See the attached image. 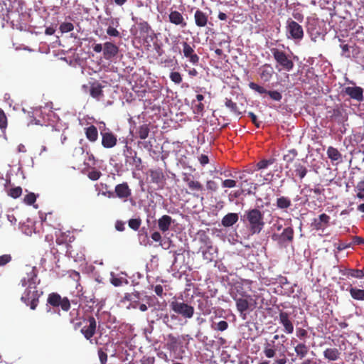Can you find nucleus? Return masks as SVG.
<instances>
[{
    "mask_svg": "<svg viewBox=\"0 0 364 364\" xmlns=\"http://www.w3.org/2000/svg\"><path fill=\"white\" fill-rule=\"evenodd\" d=\"M241 293L240 296L237 294L232 295V299L235 301L236 308L240 313V316L245 319L248 312L252 311L257 307V300L259 298V295H250L243 290L242 287H240Z\"/></svg>",
    "mask_w": 364,
    "mask_h": 364,
    "instance_id": "1",
    "label": "nucleus"
},
{
    "mask_svg": "<svg viewBox=\"0 0 364 364\" xmlns=\"http://www.w3.org/2000/svg\"><path fill=\"white\" fill-rule=\"evenodd\" d=\"M97 321L93 316H85L74 324L75 330L80 329L82 335L90 344L100 345L99 339L94 338L97 333Z\"/></svg>",
    "mask_w": 364,
    "mask_h": 364,
    "instance_id": "2",
    "label": "nucleus"
},
{
    "mask_svg": "<svg viewBox=\"0 0 364 364\" xmlns=\"http://www.w3.org/2000/svg\"><path fill=\"white\" fill-rule=\"evenodd\" d=\"M244 222L247 223L252 234H259L264 228V213L257 208L246 210L243 215Z\"/></svg>",
    "mask_w": 364,
    "mask_h": 364,
    "instance_id": "3",
    "label": "nucleus"
},
{
    "mask_svg": "<svg viewBox=\"0 0 364 364\" xmlns=\"http://www.w3.org/2000/svg\"><path fill=\"white\" fill-rule=\"evenodd\" d=\"M38 284L27 285L21 299L27 306H29L31 309L35 310L39 302V297L41 294L37 289Z\"/></svg>",
    "mask_w": 364,
    "mask_h": 364,
    "instance_id": "4",
    "label": "nucleus"
},
{
    "mask_svg": "<svg viewBox=\"0 0 364 364\" xmlns=\"http://www.w3.org/2000/svg\"><path fill=\"white\" fill-rule=\"evenodd\" d=\"M169 306L174 313L181 316L184 318H191L194 315L193 306L184 301H179L174 299L170 302Z\"/></svg>",
    "mask_w": 364,
    "mask_h": 364,
    "instance_id": "5",
    "label": "nucleus"
},
{
    "mask_svg": "<svg viewBox=\"0 0 364 364\" xmlns=\"http://www.w3.org/2000/svg\"><path fill=\"white\" fill-rule=\"evenodd\" d=\"M286 24V36L287 38L301 41L304 38L303 28L297 22L289 18L287 19Z\"/></svg>",
    "mask_w": 364,
    "mask_h": 364,
    "instance_id": "6",
    "label": "nucleus"
},
{
    "mask_svg": "<svg viewBox=\"0 0 364 364\" xmlns=\"http://www.w3.org/2000/svg\"><path fill=\"white\" fill-rule=\"evenodd\" d=\"M271 53L276 62L282 67V69L287 71H290L294 68V62L289 58L287 54L278 48H271Z\"/></svg>",
    "mask_w": 364,
    "mask_h": 364,
    "instance_id": "7",
    "label": "nucleus"
},
{
    "mask_svg": "<svg viewBox=\"0 0 364 364\" xmlns=\"http://www.w3.org/2000/svg\"><path fill=\"white\" fill-rule=\"evenodd\" d=\"M183 181L186 183L188 188L193 192V196L196 198H199L200 196L201 200L203 199V195L205 188L203 184L198 181L194 180L193 176L188 173H184Z\"/></svg>",
    "mask_w": 364,
    "mask_h": 364,
    "instance_id": "8",
    "label": "nucleus"
},
{
    "mask_svg": "<svg viewBox=\"0 0 364 364\" xmlns=\"http://www.w3.org/2000/svg\"><path fill=\"white\" fill-rule=\"evenodd\" d=\"M24 272L26 276L20 281V284L22 287H26L29 284L33 285L40 284V279H38V270L36 267L26 265L24 267Z\"/></svg>",
    "mask_w": 364,
    "mask_h": 364,
    "instance_id": "9",
    "label": "nucleus"
},
{
    "mask_svg": "<svg viewBox=\"0 0 364 364\" xmlns=\"http://www.w3.org/2000/svg\"><path fill=\"white\" fill-rule=\"evenodd\" d=\"M47 302L53 307L60 306L64 311H68L70 309V300L67 297L62 298L59 294L55 292L48 294Z\"/></svg>",
    "mask_w": 364,
    "mask_h": 364,
    "instance_id": "10",
    "label": "nucleus"
},
{
    "mask_svg": "<svg viewBox=\"0 0 364 364\" xmlns=\"http://www.w3.org/2000/svg\"><path fill=\"white\" fill-rule=\"evenodd\" d=\"M342 352L337 348H326L323 351V358L329 364H339L338 361L341 360Z\"/></svg>",
    "mask_w": 364,
    "mask_h": 364,
    "instance_id": "11",
    "label": "nucleus"
},
{
    "mask_svg": "<svg viewBox=\"0 0 364 364\" xmlns=\"http://www.w3.org/2000/svg\"><path fill=\"white\" fill-rule=\"evenodd\" d=\"M201 242L205 246V249L202 250L203 259L207 262H212L215 259V255L217 252L216 248L213 247L212 241L207 236L201 239Z\"/></svg>",
    "mask_w": 364,
    "mask_h": 364,
    "instance_id": "12",
    "label": "nucleus"
},
{
    "mask_svg": "<svg viewBox=\"0 0 364 364\" xmlns=\"http://www.w3.org/2000/svg\"><path fill=\"white\" fill-rule=\"evenodd\" d=\"M183 46V54L185 58L189 60L193 65H197L199 63V56L195 53L194 46H191L186 41L181 43Z\"/></svg>",
    "mask_w": 364,
    "mask_h": 364,
    "instance_id": "13",
    "label": "nucleus"
},
{
    "mask_svg": "<svg viewBox=\"0 0 364 364\" xmlns=\"http://www.w3.org/2000/svg\"><path fill=\"white\" fill-rule=\"evenodd\" d=\"M306 164V161L304 160L296 161L294 164V170L291 172V176L298 177L300 180H302L308 173Z\"/></svg>",
    "mask_w": 364,
    "mask_h": 364,
    "instance_id": "14",
    "label": "nucleus"
},
{
    "mask_svg": "<svg viewBox=\"0 0 364 364\" xmlns=\"http://www.w3.org/2000/svg\"><path fill=\"white\" fill-rule=\"evenodd\" d=\"M119 53V47L112 42L107 41L103 44V55L105 59L112 60Z\"/></svg>",
    "mask_w": 364,
    "mask_h": 364,
    "instance_id": "15",
    "label": "nucleus"
},
{
    "mask_svg": "<svg viewBox=\"0 0 364 364\" xmlns=\"http://www.w3.org/2000/svg\"><path fill=\"white\" fill-rule=\"evenodd\" d=\"M102 145L104 148L111 149L116 146L117 143V136L112 132H101Z\"/></svg>",
    "mask_w": 364,
    "mask_h": 364,
    "instance_id": "16",
    "label": "nucleus"
},
{
    "mask_svg": "<svg viewBox=\"0 0 364 364\" xmlns=\"http://www.w3.org/2000/svg\"><path fill=\"white\" fill-rule=\"evenodd\" d=\"M279 320L286 333L291 334L294 332V324L287 312L281 311L279 314Z\"/></svg>",
    "mask_w": 364,
    "mask_h": 364,
    "instance_id": "17",
    "label": "nucleus"
},
{
    "mask_svg": "<svg viewBox=\"0 0 364 364\" xmlns=\"http://www.w3.org/2000/svg\"><path fill=\"white\" fill-rule=\"evenodd\" d=\"M114 193L119 198L126 201L131 196L132 190L129 188L128 183L124 182L115 186Z\"/></svg>",
    "mask_w": 364,
    "mask_h": 364,
    "instance_id": "18",
    "label": "nucleus"
},
{
    "mask_svg": "<svg viewBox=\"0 0 364 364\" xmlns=\"http://www.w3.org/2000/svg\"><path fill=\"white\" fill-rule=\"evenodd\" d=\"M168 20L171 23L181 28H185L187 26L183 15L178 11H171L168 14Z\"/></svg>",
    "mask_w": 364,
    "mask_h": 364,
    "instance_id": "19",
    "label": "nucleus"
},
{
    "mask_svg": "<svg viewBox=\"0 0 364 364\" xmlns=\"http://www.w3.org/2000/svg\"><path fill=\"white\" fill-rule=\"evenodd\" d=\"M343 92L353 100L359 102L363 100V90L360 87H346Z\"/></svg>",
    "mask_w": 364,
    "mask_h": 364,
    "instance_id": "20",
    "label": "nucleus"
},
{
    "mask_svg": "<svg viewBox=\"0 0 364 364\" xmlns=\"http://www.w3.org/2000/svg\"><path fill=\"white\" fill-rule=\"evenodd\" d=\"M274 74V69L269 64H264L259 68V75L262 80L269 82Z\"/></svg>",
    "mask_w": 364,
    "mask_h": 364,
    "instance_id": "21",
    "label": "nucleus"
},
{
    "mask_svg": "<svg viewBox=\"0 0 364 364\" xmlns=\"http://www.w3.org/2000/svg\"><path fill=\"white\" fill-rule=\"evenodd\" d=\"M294 232L293 228L291 227H287L283 230L281 235H274L272 236V237L274 239L275 237H278L280 242L282 243H284L287 242H291L294 240Z\"/></svg>",
    "mask_w": 364,
    "mask_h": 364,
    "instance_id": "22",
    "label": "nucleus"
},
{
    "mask_svg": "<svg viewBox=\"0 0 364 364\" xmlns=\"http://www.w3.org/2000/svg\"><path fill=\"white\" fill-rule=\"evenodd\" d=\"M172 223L173 220L171 216L168 215H164L158 220L159 229L162 232H166L169 230Z\"/></svg>",
    "mask_w": 364,
    "mask_h": 364,
    "instance_id": "23",
    "label": "nucleus"
},
{
    "mask_svg": "<svg viewBox=\"0 0 364 364\" xmlns=\"http://www.w3.org/2000/svg\"><path fill=\"white\" fill-rule=\"evenodd\" d=\"M276 345L274 341H266L263 346V353L267 358H272L276 355Z\"/></svg>",
    "mask_w": 364,
    "mask_h": 364,
    "instance_id": "24",
    "label": "nucleus"
},
{
    "mask_svg": "<svg viewBox=\"0 0 364 364\" xmlns=\"http://www.w3.org/2000/svg\"><path fill=\"white\" fill-rule=\"evenodd\" d=\"M195 23L198 27H205L208 21V15L200 10H196L194 14Z\"/></svg>",
    "mask_w": 364,
    "mask_h": 364,
    "instance_id": "25",
    "label": "nucleus"
},
{
    "mask_svg": "<svg viewBox=\"0 0 364 364\" xmlns=\"http://www.w3.org/2000/svg\"><path fill=\"white\" fill-rule=\"evenodd\" d=\"M276 162V159L271 157L269 159H262L259 161L255 166V171H261L260 176H262V171L267 168L269 166Z\"/></svg>",
    "mask_w": 364,
    "mask_h": 364,
    "instance_id": "26",
    "label": "nucleus"
},
{
    "mask_svg": "<svg viewBox=\"0 0 364 364\" xmlns=\"http://www.w3.org/2000/svg\"><path fill=\"white\" fill-rule=\"evenodd\" d=\"M238 218L237 213H230L223 218L221 223L224 227L228 228L235 224L238 221Z\"/></svg>",
    "mask_w": 364,
    "mask_h": 364,
    "instance_id": "27",
    "label": "nucleus"
},
{
    "mask_svg": "<svg viewBox=\"0 0 364 364\" xmlns=\"http://www.w3.org/2000/svg\"><path fill=\"white\" fill-rule=\"evenodd\" d=\"M86 138L90 142H95L98 139V130L94 125H90L85 128Z\"/></svg>",
    "mask_w": 364,
    "mask_h": 364,
    "instance_id": "28",
    "label": "nucleus"
},
{
    "mask_svg": "<svg viewBox=\"0 0 364 364\" xmlns=\"http://www.w3.org/2000/svg\"><path fill=\"white\" fill-rule=\"evenodd\" d=\"M150 177L154 183H161L165 180V176L161 168L150 170Z\"/></svg>",
    "mask_w": 364,
    "mask_h": 364,
    "instance_id": "29",
    "label": "nucleus"
},
{
    "mask_svg": "<svg viewBox=\"0 0 364 364\" xmlns=\"http://www.w3.org/2000/svg\"><path fill=\"white\" fill-rule=\"evenodd\" d=\"M350 296L355 299L358 301H364V289H358L357 287H353L350 286L348 289Z\"/></svg>",
    "mask_w": 364,
    "mask_h": 364,
    "instance_id": "30",
    "label": "nucleus"
},
{
    "mask_svg": "<svg viewBox=\"0 0 364 364\" xmlns=\"http://www.w3.org/2000/svg\"><path fill=\"white\" fill-rule=\"evenodd\" d=\"M343 275L348 278L353 277L357 279H362L364 277V272L362 269H346L343 271Z\"/></svg>",
    "mask_w": 364,
    "mask_h": 364,
    "instance_id": "31",
    "label": "nucleus"
},
{
    "mask_svg": "<svg viewBox=\"0 0 364 364\" xmlns=\"http://www.w3.org/2000/svg\"><path fill=\"white\" fill-rule=\"evenodd\" d=\"M327 155L328 157L333 161H342V155L339 152V151L333 146H329L327 149Z\"/></svg>",
    "mask_w": 364,
    "mask_h": 364,
    "instance_id": "32",
    "label": "nucleus"
},
{
    "mask_svg": "<svg viewBox=\"0 0 364 364\" xmlns=\"http://www.w3.org/2000/svg\"><path fill=\"white\" fill-rule=\"evenodd\" d=\"M298 156V151L295 149L288 150L284 155L283 160L286 162V168H289V164L292 163Z\"/></svg>",
    "mask_w": 364,
    "mask_h": 364,
    "instance_id": "33",
    "label": "nucleus"
},
{
    "mask_svg": "<svg viewBox=\"0 0 364 364\" xmlns=\"http://www.w3.org/2000/svg\"><path fill=\"white\" fill-rule=\"evenodd\" d=\"M294 351L296 353V355L300 359H302L308 354L309 348L305 343H300L295 346Z\"/></svg>",
    "mask_w": 364,
    "mask_h": 364,
    "instance_id": "34",
    "label": "nucleus"
},
{
    "mask_svg": "<svg viewBox=\"0 0 364 364\" xmlns=\"http://www.w3.org/2000/svg\"><path fill=\"white\" fill-rule=\"evenodd\" d=\"M276 205L279 209H287L291 206V201L288 197L281 196L277 199Z\"/></svg>",
    "mask_w": 364,
    "mask_h": 364,
    "instance_id": "35",
    "label": "nucleus"
},
{
    "mask_svg": "<svg viewBox=\"0 0 364 364\" xmlns=\"http://www.w3.org/2000/svg\"><path fill=\"white\" fill-rule=\"evenodd\" d=\"M138 29L139 30L140 35L141 37H146L149 32L151 31L150 25L146 21H141L137 23Z\"/></svg>",
    "mask_w": 364,
    "mask_h": 364,
    "instance_id": "36",
    "label": "nucleus"
},
{
    "mask_svg": "<svg viewBox=\"0 0 364 364\" xmlns=\"http://www.w3.org/2000/svg\"><path fill=\"white\" fill-rule=\"evenodd\" d=\"M10 12V3L1 0L0 1V18L5 19L9 17V14Z\"/></svg>",
    "mask_w": 364,
    "mask_h": 364,
    "instance_id": "37",
    "label": "nucleus"
},
{
    "mask_svg": "<svg viewBox=\"0 0 364 364\" xmlns=\"http://www.w3.org/2000/svg\"><path fill=\"white\" fill-rule=\"evenodd\" d=\"M90 95L96 98L97 100H100L102 96H103V92L102 90V86L100 84H97V85H93L90 87Z\"/></svg>",
    "mask_w": 364,
    "mask_h": 364,
    "instance_id": "38",
    "label": "nucleus"
},
{
    "mask_svg": "<svg viewBox=\"0 0 364 364\" xmlns=\"http://www.w3.org/2000/svg\"><path fill=\"white\" fill-rule=\"evenodd\" d=\"M149 132V125L145 124L139 127L136 133L141 139H145L148 137Z\"/></svg>",
    "mask_w": 364,
    "mask_h": 364,
    "instance_id": "39",
    "label": "nucleus"
},
{
    "mask_svg": "<svg viewBox=\"0 0 364 364\" xmlns=\"http://www.w3.org/2000/svg\"><path fill=\"white\" fill-rule=\"evenodd\" d=\"M225 105L228 109H230L232 112L236 114L237 115H240L241 114L237 104L232 101V100L226 98Z\"/></svg>",
    "mask_w": 364,
    "mask_h": 364,
    "instance_id": "40",
    "label": "nucleus"
},
{
    "mask_svg": "<svg viewBox=\"0 0 364 364\" xmlns=\"http://www.w3.org/2000/svg\"><path fill=\"white\" fill-rule=\"evenodd\" d=\"M8 126V119L4 111L0 108V129L2 132H5Z\"/></svg>",
    "mask_w": 364,
    "mask_h": 364,
    "instance_id": "41",
    "label": "nucleus"
},
{
    "mask_svg": "<svg viewBox=\"0 0 364 364\" xmlns=\"http://www.w3.org/2000/svg\"><path fill=\"white\" fill-rule=\"evenodd\" d=\"M22 193V188L20 186L11 188L7 191L8 196L13 198H18Z\"/></svg>",
    "mask_w": 364,
    "mask_h": 364,
    "instance_id": "42",
    "label": "nucleus"
},
{
    "mask_svg": "<svg viewBox=\"0 0 364 364\" xmlns=\"http://www.w3.org/2000/svg\"><path fill=\"white\" fill-rule=\"evenodd\" d=\"M140 296L141 294L139 291H134L133 297H134V299H132L129 306H127V309H136L139 304Z\"/></svg>",
    "mask_w": 364,
    "mask_h": 364,
    "instance_id": "43",
    "label": "nucleus"
},
{
    "mask_svg": "<svg viewBox=\"0 0 364 364\" xmlns=\"http://www.w3.org/2000/svg\"><path fill=\"white\" fill-rule=\"evenodd\" d=\"M249 87L250 88L255 90V92H257L259 94H267L268 91L264 87L259 85L253 82L249 83Z\"/></svg>",
    "mask_w": 364,
    "mask_h": 364,
    "instance_id": "44",
    "label": "nucleus"
},
{
    "mask_svg": "<svg viewBox=\"0 0 364 364\" xmlns=\"http://www.w3.org/2000/svg\"><path fill=\"white\" fill-rule=\"evenodd\" d=\"M141 224V220L140 218H132L128 221L129 227L134 230H137L139 228Z\"/></svg>",
    "mask_w": 364,
    "mask_h": 364,
    "instance_id": "45",
    "label": "nucleus"
},
{
    "mask_svg": "<svg viewBox=\"0 0 364 364\" xmlns=\"http://www.w3.org/2000/svg\"><path fill=\"white\" fill-rule=\"evenodd\" d=\"M74 26L70 22H63L60 25V31L62 33H68L73 31Z\"/></svg>",
    "mask_w": 364,
    "mask_h": 364,
    "instance_id": "46",
    "label": "nucleus"
},
{
    "mask_svg": "<svg viewBox=\"0 0 364 364\" xmlns=\"http://www.w3.org/2000/svg\"><path fill=\"white\" fill-rule=\"evenodd\" d=\"M102 176V173L96 170L95 168H92L89 173H87V177L92 180V181H97Z\"/></svg>",
    "mask_w": 364,
    "mask_h": 364,
    "instance_id": "47",
    "label": "nucleus"
},
{
    "mask_svg": "<svg viewBox=\"0 0 364 364\" xmlns=\"http://www.w3.org/2000/svg\"><path fill=\"white\" fill-rule=\"evenodd\" d=\"M269 97L274 101H280L282 98V94L277 90H268L267 93Z\"/></svg>",
    "mask_w": 364,
    "mask_h": 364,
    "instance_id": "48",
    "label": "nucleus"
},
{
    "mask_svg": "<svg viewBox=\"0 0 364 364\" xmlns=\"http://www.w3.org/2000/svg\"><path fill=\"white\" fill-rule=\"evenodd\" d=\"M170 79L176 84H180L182 82V77L178 72H171L170 73Z\"/></svg>",
    "mask_w": 364,
    "mask_h": 364,
    "instance_id": "49",
    "label": "nucleus"
},
{
    "mask_svg": "<svg viewBox=\"0 0 364 364\" xmlns=\"http://www.w3.org/2000/svg\"><path fill=\"white\" fill-rule=\"evenodd\" d=\"M36 200V196L33 193L27 194L23 199V201L27 205H33Z\"/></svg>",
    "mask_w": 364,
    "mask_h": 364,
    "instance_id": "50",
    "label": "nucleus"
},
{
    "mask_svg": "<svg viewBox=\"0 0 364 364\" xmlns=\"http://www.w3.org/2000/svg\"><path fill=\"white\" fill-rule=\"evenodd\" d=\"M205 187H206L207 190H208L211 192H215L218 190V185L213 180L207 181Z\"/></svg>",
    "mask_w": 364,
    "mask_h": 364,
    "instance_id": "51",
    "label": "nucleus"
},
{
    "mask_svg": "<svg viewBox=\"0 0 364 364\" xmlns=\"http://www.w3.org/2000/svg\"><path fill=\"white\" fill-rule=\"evenodd\" d=\"M237 185V182L232 179H225L222 182V186L224 188H234Z\"/></svg>",
    "mask_w": 364,
    "mask_h": 364,
    "instance_id": "52",
    "label": "nucleus"
},
{
    "mask_svg": "<svg viewBox=\"0 0 364 364\" xmlns=\"http://www.w3.org/2000/svg\"><path fill=\"white\" fill-rule=\"evenodd\" d=\"M245 173H252V171H248V170H245L240 173L238 178L241 181V183L240 185L241 188H242V186H245V183H247V179L246 178Z\"/></svg>",
    "mask_w": 364,
    "mask_h": 364,
    "instance_id": "53",
    "label": "nucleus"
},
{
    "mask_svg": "<svg viewBox=\"0 0 364 364\" xmlns=\"http://www.w3.org/2000/svg\"><path fill=\"white\" fill-rule=\"evenodd\" d=\"M98 356L101 364H105L107 360V354L102 348L98 350Z\"/></svg>",
    "mask_w": 364,
    "mask_h": 364,
    "instance_id": "54",
    "label": "nucleus"
},
{
    "mask_svg": "<svg viewBox=\"0 0 364 364\" xmlns=\"http://www.w3.org/2000/svg\"><path fill=\"white\" fill-rule=\"evenodd\" d=\"M155 358L153 356H143L140 360V364H154Z\"/></svg>",
    "mask_w": 364,
    "mask_h": 364,
    "instance_id": "55",
    "label": "nucleus"
},
{
    "mask_svg": "<svg viewBox=\"0 0 364 364\" xmlns=\"http://www.w3.org/2000/svg\"><path fill=\"white\" fill-rule=\"evenodd\" d=\"M296 335L299 339H304L308 336V332L306 330L298 328L296 331Z\"/></svg>",
    "mask_w": 364,
    "mask_h": 364,
    "instance_id": "56",
    "label": "nucleus"
},
{
    "mask_svg": "<svg viewBox=\"0 0 364 364\" xmlns=\"http://www.w3.org/2000/svg\"><path fill=\"white\" fill-rule=\"evenodd\" d=\"M11 261V255H3L0 256V267L4 266Z\"/></svg>",
    "mask_w": 364,
    "mask_h": 364,
    "instance_id": "57",
    "label": "nucleus"
},
{
    "mask_svg": "<svg viewBox=\"0 0 364 364\" xmlns=\"http://www.w3.org/2000/svg\"><path fill=\"white\" fill-rule=\"evenodd\" d=\"M318 218L325 228L328 225L330 217L326 213H322L318 216Z\"/></svg>",
    "mask_w": 364,
    "mask_h": 364,
    "instance_id": "58",
    "label": "nucleus"
},
{
    "mask_svg": "<svg viewBox=\"0 0 364 364\" xmlns=\"http://www.w3.org/2000/svg\"><path fill=\"white\" fill-rule=\"evenodd\" d=\"M311 225L313 226L314 229L316 230H323L325 228L324 225L319 220V218H315Z\"/></svg>",
    "mask_w": 364,
    "mask_h": 364,
    "instance_id": "59",
    "label": "nucleus"
},
{
    "mask_svg": "<svg viewBox=\"0 0 364 364\" xmlns=\"http://www.w3.org/2000/svg\"><path fill=\"white\" fill-rule=\"evenodd\" d=\"M340 47L342 49L341 55L349 58L350 56L349 51L350 46L348 44H341Z\"/></svg>",
    "mask_w": 364,
    "mask_h": 364,
    "instance_id": "60",
    "label": "nucleus"
},
{
    "mask_svg": "<svg viewBox=\"0 0 364 364\" xmlns=\"http://www.w3.org/2000/svg\"><path fill=\"white\" fill-rule=\"evenodd\" d=\"M228 328V323L225 321H220L217 323L216 329L220 331H225Z\"/></svg>",
    "mask_w": 364,
    "mask_h": 364,
    "instance_id": "61",
    "label": "nucleus"
},
{
    "mask_svg": "<svg viewBox=\"0 0 364 364\" xmlns=\"http://www.w3.org/2000/svg\"><path fill=\"white\" fill-rule=\"evenodd\" d=\"M107 33L110 36L114 37H118L119 36L120 34L119 32L115 28L112 26L108 27V28L107 29Z\"/></svg>",
    "mask_w": 364,
    "mask_h": 364,
    "instance_id": "62",
    "label": "nucleus"
},
{
    "mask_svg": "<svg viewBox=\"0 0 364 364\" xmlns=\"http://www.w3.org/2000/svg\"><path fill=\"white\" fill-rule=\"evenodd\" d=\"M351 244L353 245H358L364 244V238L359 237V236H354L352 238Z\"/></svg>",
    "mask_w": 364,
    "mask_h": 364,
    "instance_id": "63",
    "label": "nucleus"
},
{
    "mask_svg": "<svg viewBox=\"0 0 364 364\" xmlns=\"http://www.w3.org/2000/svg\"><path fill=\"white\" fill-rule=\"evenodd\" d=\"M249 117L251 119V121L252 123L257 127H259L260 122L257 120V116L253 112H249L248 113Z\"/></svg>",
    "mask_w": 364,
    "mask_h": 364,
    "instance_id": "64",
    "label": "nucleus"
}]
</instances>
